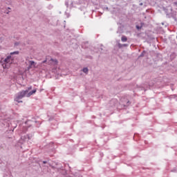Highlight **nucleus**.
<instances>
[{
  "label": "nucleus",
  "mask_w": 177,
  "mask_h": 177,
  "mask_svg": "<svg viewBox=\"0 0 177 177\" xmlns=\"http://www.w3.org/2000/svg\"><path fill=\"white\" fill-rule=\"evenodd\" d=\"M28 94V90L22 91L21 92H19L17 94V96L15 99V102H17L18 103H23V101L21 100L22 97H27V95Z\"/></svg>",
  "instance_id": "f257e3e1"
},
{
  "label": "nucleus",
  "mask_w": 177,
  "mask_h": 177,
  "mask_svg": "<svg viewBox=\"0 0 177 177\" xmlns=\"http://www.w3.org/2000/svg\"><path fill=\"white\" fill-rule=\"evenodd\" d=\"M13 63L12 56L9 55L4 59V63L2 64L3 68H9L10 65Z\"/></svg>",
  "instance_id": "f03ea898"
},
{
  "label": "nucleus",
  "mask_w": 177,
  "mask_h": 177,
  "mask_svg": "<svg viewBox=\"0 0 177 177\" xmlns=\"http://www.w3.org/2000/svg\"><path fill=\"white\" fill-rule=\"evenodd\" d=\"M29 66L28 67V70H30V68H35L37 66V63L34 61H29L28 62Z\"/></svg>",
  "instance_id": "7ed1b4c3"
},
{
  "label": "nucleus",
  "mask_w": 177,
  "mask_h": 177,
  "mask_svg": "<svg viewBox=\"0 0 177 177\" xmlns=\"http://www.w3.org/2000/svg\"><path fill=\"white\" fill-rule=\"evenodd\" d=\"M37 92V89H34L33 91L28 93L27 94V97H30V96H31V95H34V93H35Z\"/></svg>",
  "instance_id": "20e7f679"
},
{
  "label": "nucleus",
  "mask_w": 177,
  "mask_h": 177,
  "mask_svg": "<svg viewBox=\"0 0 177 177\" xmlns=\"http://www.w3.org/2000/svg\"><path fill=\"white\" fill-rule=\"evenodd\" d=\"M137 30H142V27H143V24L142 23H140V24L138 25H136V26Z\"/></svg>",
  "instance_id": "39448f33"
},
{
  "label": "nucleus",
  "mask_w": 177,
  "mask_h": 177,
  "mask_svg": "<svg viewBox=\"0 0 177 177\" xmlns=\"http://www.w3.org/2000/svg\"><path fill=\"white\" fill-rule=\"evenodd\" d=\"M121 40L122 42H127V41H128V38H127L125 36H122Z\"/></svg>",
  "instance_id": "423d86ee"
},
{
  "label": "nucleus",
  "mask_w": 177,
  "mask_h": 177,
  "mask_svg": "<svg viewBox=\"0 0 177 177\" xmlns=\"http://www.w3.org/2000/svg\"><path fill=\"white\" fill-rule=\"evenodd\" d=\"M88 71V68H83V72H84L85 73H87Z\"/></svg>",
  "instance_id": "0eeeda50"
},
{
  "label": "nucleus",
  "mask_w": 177,
  "mask_h": 177,
  "mask_svg": "<svg viewBox=\"0 0 177 177\" xmlns=\"http://www.w3.org/2000/svg\"><path fill=\"white\" fill-rule=\"evenodd\" d=\"M10 55H19V51H15L13 53H10Z\"/></svg>",
  "instance_id": "6e6552de"
},
{
  "label": "nucleus",
  "mask_w": 177,
  "mask_h": 177,
  "mask_svg": "<svg viewBox=\"0 0 177 177\" xmlns=\"http://www.w3.org/2000/svg\"><path fill=\"white\" fill-rule=\"evenodd\" d=\"M50 60H51V62H54L55 64H57V59H51Z\"/></svg>",
  "instance_id": "1a4fd4ad"
},
{
  "label": "nucleus",
  "mask_w": 177,
  "mask_h": 177,
  "mask_svg": "<svg viewBox=\"0 0 177 177\" xmlns=\"http://www.w3.org/2000/svg\"><path fill=\"white\" fill-rule=\"evenodd\" d=\"M119 46H128V44H122V45H121V44H119Z\"/></svg>",
  "instance_id": "9d476101"
},
{
  "label": "nucleus",
  "mask_w": 177,
  "mask_h": 177,
  "mask_svg": "<svg viewBox=\"0 0 177 177\" xmlns=\"http://www.w3.org/2000/svg\"><path fill=\"white\" fill-rule=\"evenodd\" d=\"M31 89H32V87L30 86V87H28V91H31Z\"/></svg>",
  "instance_id": "9b49d317"
},
{
  "label": "nucleus",
  "mask_w": 177,
  "mask_h": 177,
  "mask_svg": "<svg viewBox=\"0 0 177 177\" xmlns=\"http://www.w3.org/2000/svg\"><path fill=\"white\" fill-rule=\"evenodd\" d=\"M174 5H176V6H177V2H174Z\"/></svg>",
  "instance_id": "f8f14e48"
},
{
  "label": "nucleus",
  "mask_w": 177,
  "mask_h": 177,
  "mask_svg": "<svg viewBox=\"0 0 177 177\" xmlns=\"http://www.w3.org/2000/svg\"><path fill=\"white\" fill-rule=\"evenodd\" d=\"M140 6L143 5V3H140Z\"/></svg>",
  "instance_id": "ddd939ff"
},
{
  "label": "nucleus",
  "mask_w": 177,
  "mask_h": 177,
  "mask_svg": "<svg viewBox=\"0 0 177 177\" xmlns=\"http://www.w3.org/2000/svg\"><path fill=\"white\" fill-rule=\"evenodd\" d=\"M46 61H44L43 63H45Z\"/></svg>",
  "instance_id": "4468645a"
}]
</instances>
